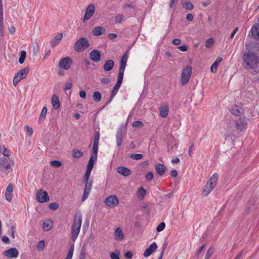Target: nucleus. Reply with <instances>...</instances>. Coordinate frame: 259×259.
<instances>
[{"label": "nucleus", "mask_w": 259, "mask_h": 259, "mask_svg": "<svg viewBox=\"0 0 259 259\" xmlns=\"http://www.w3.org/2000/svg\"><path fill=\"white\" fill-rule=\"evenodd\" d=\"M242 62L245 68L255 73L259 72V58L256 53L250 50L244 53L242 56Z\"/></svg>", "instance_id": "nucleus-1"}, {"label": "nucleus", "mask_w": 259, "mask_h": 259, "mask_svg": "<svg viewBox=\"0 0 259 259\" xmlns=\"http://www.w3.org/2000/svg\"><path fill=\"white\" fill-rule=\"evenodd\" d=\"M218 180V175L217 174H213L208 180V182L205 185L202 191V195L204 197L208 195L213 190L216 186Z\"/></svg>", "instance_id": "nucleus-2"}, {"label": "nucleus", "mask_w": 259, "mask_h": 259, "mask_svg": "<svg viewBox=\"0 0 259 259\" xmlns=\"http://www.w3.org/2000/svg\"><path fill=\"white\" fill-rule=\"evenodd\" d=\"M128 58V54L126 52L121 57L120 62V68L116 83L121 85L123 78L124 71Z\"/></svg>", "instance_id": "nucleus-3"}, {"label": "nucleus", "mask_w": 259, "mask_h": 259, "mask_svg": "<svg viewBox=\"0 0 259 259\" xmlns=\"http://www.w3.org/2000/svg\"><path fill=\"white\" fill-rule=\"evenodd\" d=\"M90 46V43L87 38L81 37L77 40L74 46V49L77 52H81Z\"/></svg>", "instance_id": "nucleus-4"}, {"label": "nucleus", "mask_w": 259, "mask_h": 259, "mask_svg": "<svg viewBox=\"0 0 259 259\" xmlns=\"http://www.w3.org/2000/svg\"><path fill=\"white\" fill-rule=\"evenodd\" d=\"M29 68L26 67L20 70L14 76L13 83L16 86L18 83L21 80L26 78L29 73Z\"/></svg>", "instance_id": "nucleus-5"}, {"label": "nucleus", "mask_w": 259, "mask_h": 259, "mask_svg": "<svg viewBox=\"0 0 259 259\" xmlns=\"http://www.w3.org/2000/svg\"><path fill=\"white\" fill-rule=\"evenodd\" d=\"M191 74L192 67L190 65H187L183 69L181 79V83L182 85H185L188 82Z\"/></svg>", "instance_id": "nucleus-6"}, {"label": "nucleus", "mask_w": 259, "mask_h": 259, "mask_svg": "<svg viewBox=\"0 0 259 259\" xmlns=\"http://www.w3.org/2000/svg\"><path fill=\"white\" fill-rule=\"evenodd\" d=\"M105 204L110 208H113L119 203V200L115 195H111L108 196L104 201Z\"/></svg>", "instance_id": "nucleus-7"}, {"label": "nucleus", "mask_w": 259, "mask_h": 259, "mask_svg": "<svg viewBox=\"0 0 259 259\" xmlns=\"http://www.w3.org/2000/svg\"><path fill=\"white\" fill-rule=\"evenodd\" d=\"M72 62V60L70 57H65L60 60L59 63V67L60 68L67 70L70 68Z\"/></svg>", "instance_id": "nucleus-8"}, {"label": "nucleus", "mask_w": 259, "mask_h": 259, "mask_svg": "<svg viewBox=\"0 0 259 259\" xmlns=\"http://www.w3.org/2000/svg\"><path fill=\"white\" fill-rule=\"evenodd\" d=\"M36 197L37 200L40 203L48 202L50 200L48 193L42 189L38 190Z\"/></svg>", "instance_id": "nucleus-9"}, {"label": "nucleus", "mask_w": 259, "mask_h": 259, "mask_svg": "<svg viewBox=\"0 0 259 259\" xmlns=\"http://www.w3.org/2000/svg\"><path fill=\"white\" fill-rule=\"evenodd\" d=\"M95 11V7L94 4H90L86 9L83 18V22L85 23L86 21L89 20L94 15Z\"/></svg>", "instance_id": "nucleus-10"}, {"label": "nucleus", "mask_w": 259, "mask_h": 259, "mask_svg": "<svg viewBox=\"0 0 259 259\" xmlns=\"http://www.w3.org/2000/svg\"><path fill=\"white\" fill-rule=\"evenodd\" d=\"M18 251L16 248H11L3 252L2 254L9 258L17 257L18 255Z\"/></svg>", "instance_id": "nucleus-11"}, {"label": "nucleus", "mask_w": 259, "mask_h": 259, "mask_svg": "<svg viewBox=\"0 0 259 259\" xmlns=\"http://www.w3.org/2000/svg\"><path fill=\"white\" fill-rule=\"evenodd\" d=\"M90 59L95 62L98 63L100 61L101 53L98 50H93L90 53Z\"/></svg>", "instance_id": "nucleus-12"}, {"label": "nucleus", "mask_w": 259, "mask_h": 259, "mask_svg": "<svg viewBox=\"0 0 259 259\" xmlns=\"http://www.w3.org/2000/svg\"><path fill=\"white\" fill-rule=\"evenodd\" d=\"M82 217L80 213L76 214L74 218L72 228H78L80 229L82 223Z\"/></svg>", "instance_id": "nucleus-13"}, {"label": "nucleus", "mask_w": 259, "mask_h": 259, "mask_svg": "<svg viewBox=\"0 0 259 259\" xmlns=\"http://www.w3.org/2000/svg\"><path fill=\"white\" fill-rule=\"evenodd\" d=\"M157 246L155 242L152 243L150 245L149 247L147 248L143 254L145 257L149 256L157 248Z\"/></svg>", "instance_id": "nucleus-14"}, {"label": "nucleus", "mask_w": 259, "mask_h": 259, "mask_svg": "<svg viewBox=\"0 0 259 259\" xmlns=\"http://www.w3.org/2000/svg\"><path fill=\"white\" fill-rule=\"evenodd\" d=\"M123 130L124 128L123 127H120L117 132L116 138V144L118 147H120L122 142Z\"/></svg>", "instance_id": "nucleus-15"}, {"label": "nucleus", "mask_w": 259, "mask_h": 259, "mask_svg": "<svg viewBox=\"0 0 259 259\" xmlns=\"http://www.w3.org/2000/svg\"><path fill=\"white\" fill-rule=\"evenodd\" d=\"M116 170L118 174L124 177H128L132 174L131 170L124 166L118 167Z\"/></svg>", "instance_id": "nucleus-16"}, {"label": "nucleus", "mask_w": 259, "mask_h": 259, "mask_svg": "<svg viewBox=\"0 0 259 259\" xmlns=\"http://www.w3.org/2000/svg\"><path fill=\"white\" fill-rule=\"evenodd\" d=\"M252 37L257 40H259V24L253 25L251 29Z\"/></svg>", "instance_id": "nucleus-17"}, {"label": "nucleus", "mask_w": 259, "mask_h": 259, "mask_svg": "<svg viewBox=\"0 0 259 259\" xmlns=\"http://www.w3.org/2000/svg\"><path fill=\"white\" fill-rule=\"evenodd\" d=\"M114 238L116 240L121 241L124 238V234L120 227L116 228L114 231Z\"/></svg>", "instance_id": "nucleus-18"}, {"label": "nucleus", "mask_w": 259, "mask_h": 259, "mask_svg": "<svg viewBox=\"0 0 259 259\" xmlns=\"http://www.w3.org/2000/svg\"><path fill=\"white\" fill-rule=\"evenodd\" d=\"M160 116L163 118L167 117L168 113V107L167 105L163 104L159 108Z\"/></svg>", "instance_id": "nucleus-19"}, {"label": "nucleus", "mask_w": 259, "mask_h": 259, "mask_svg": "<svg viewBox=\"0 0 259 259\" xmlns=\"http://www.w3.org/2000/svg\"><path fill=\"white\" fill-rule=\"evenodd\" d=\"M3 14V8H0V35L2 37H4V35Z\"/></svg>", "instance_id": "nucleus-20"}, {"label": "nucleus", "mask_w": 259, "mask_h": 259, "mask_svg": "<svg viewBox=\"0 0 259 259\" xmlns=\"http://www.w3.org/2000/svg\"><path fill=\"white\" fill-rule=\"evenodd\" d=\"M105 32V29L103 27L98 26L93 28L92 33L95 36H99Z\"/></svg>", "instance_id": "nucleus-21"}, {"label": "nucleus", "mask_w": 259, "mask_h": 259, "mask_svg": "<svg viewBox=\"0 0 259 259\" xmlns=\"http://www.w3.org/2000/svg\"><path fill=\"white\" fill-rule=\"evenodd\" d=\"M63 37V35L62 33H60L56 35L51 41L52 47H55L57 45H58L62 40Z\"/></svg>", "instance_id": "nucleus-22"}, {"label": "nucleus", "mask_w": 259, "mask_h": 259, "mask_svg": "<svg viewBox=\"0 0 259 259\" xmlns=\"http://www.w3.org/2000/svg\"><path fill=\"white\" fill-rule=\"evenodd\" d=\"M155 168L157 174L159 176H162L165 171L166 167L162 164L158 163L155 165Z\"/></svg>", "instance_id": "nucleus-23"}, {"label": "nucleus", "mask_w": 259, "mask_h": 259, "mask_svg": "<svg viewBox=\"0 0 259 259\" xmlns=\"http://www.w3.org/2000/svg\"><path fill=\"white\" fill-rule=\"evenodd\" d=\"M114 65V62L112 60H108L105 62L103 66V69L105 71H110Z\"/></svg>", "instance_id": "nucleus-24"}, {"label": "nucleus", "mask_w": 259, "mask_h": 259, "mask_svg": "<svg viewBox=\"0 0 259 259\" xmlns=\"http://www.w3.org/2000/svg\"><path fill=\"white\" fill-rule=\"evenodd\" d=\"M231 113L235 116H240L242 113V109L238 105H234L230 110Z\"/></svg>", "instance_id": "nucleus-25"}, {"label": "nucleus", "mask_w": 259, "mask_h": 259, "mask_svg": "<svg viewBox=\"0 0 259 259\" xmlns=\"http://www.w3.org/2000/svg\"><path fill=\"white\" fill-rule=\"evenodd\" d=\"M80 229L78 228H71V238L72 241L74 242L77 239Z\"/></svg>", "instance_id": "nucleus-26"}, {"label": "nucleus", "mask_w": 259, "mask_h": 259, "mask_svg": "<svg viewBox=\"0 0 259 259\" xmlns=\"http://www.w3.org/2000/svg\"><path fill=\"white\" fill-rule=\"evenodd\" d=\"M52 104L53 108L55 109H58L59 108L60 104V101L58 96L56 95H54L52 99Z\"/></svg>", "instance_id": "nucleus-27"}, {"label": "nucleus", "mask_w": 259, "mask_h": 259, "mask_svg": "<svg viewBox=\"0 0 259 259\" xmlns=\"http://www.w3.org/2000/svg\"><path fill=\"white\" fill-rule=\"evenodd\" d=\"M120 86H121V85L116 83L114 87V88L112 91L111 95L110 98L109 99V100L106 103V106L109 103H110L111 102V101L112 100V99H113L114 96L117 94Z\"/></svg>", "instance_id": "nucleus-28"}, {"label": "nucleus", "mask_w": 259, "mask_h": 259, "mask_svg": "<svg viewBox=\"0 0 259 259\" xmlns=\"http://www.w3.org/2000/svg\"><path fill=\"white\" fill-rule=\"evenodd\" d=\"M236 127L240 131H242L245 127L244 121L241 119H239L236 121Z\"/></svg>", "instance_id": "nucleus-29"}, {"label": "nucleus", "mask_w": 259, "mask_h": 259, "mask_svg": "<svg viewBox=\"0 0 259 259\" xmlns=\"http://www.w3.org/2000/svg\"><path fill=\"white\" fill-rule=\"evenodd\" d=\"M14 164H5L2 165V164H0V170L4 173H6V174L9 173V171L8 170L10 168L12 165H13Z\"/></svg>", "instance_id": "nucleus-30"}, {"label": "nucleus", "mask_w": 259, "mask_h": 259, "mask_svg": "<svg viewBox=\"0 0 259 259\" xmlns=\"http://www.w3.org/2000/svg\"><path fill=\"white\" fill-rule=\"evenodd\" d=\"M52 222L50 220H46L43 223V229L46 231H49L52 229Z\"/></svg>", "instance_id": "nucleus-31"}, {"label": "nucleus", "mask_w": 259, "mask_h": 259, "mask_svg": "<svg viewBox=\"0 0 259 259\" xmlns=\"http://www.w3.org/2000/svg\"><path fill=\"white\" fill-rule=\"evenodd\" d=\"M14 164L13 161L9 158V156H3L0 159V164Z\"/></svg>", "instance_id": "nucleus-32"}, {"label": "nucleus", "mask_w": 259, "mask_h": 259, "mask_svg": "<svg viewBox=\"0 0 259 259\" xmlns=\"http://www.w3.org/2000/svg\"><path fill=\"white\" fill-rule=\"evenodd\" d=\"M101 94L98 91H95L93 94V99L97 102H100L101 100Z\"/></svg>", "instance_id": "nucleus-33"}, {"label": "nucleus", "mask_w": 259, "mask_h": 259, "mask_svg": "<svg viewBox=\"0 0 259 259\" xmlns=\"http://www.w3.org/2000/svg\"><path fill=\"white\" fill-rule=\"evenodd\" d=\"M98 145L96 144H93V153H92V157H94V159H97V154L98 151Z\"/></svg>", "instance_id": "nucleus-34"}, {"label": "nucleus", "mask_w": 259, "mask_h": 259, "mask_svg": "<svg viewBox=\"0 0 259 259\" xmlns=\"http://www.w3.org/2000/svg\"><path fill=\"white\" fill-rule=\"evenodd\" d=\"M47 112V108L46 107H44L41 112L39 118V121L41 122L44 120L46 118V116Z\"/></svg>", "instance_id": "nucleus-35"}, {"label": "nucleus", "mask_w": 259, "mask_h": 259, "mask_svg": "<svg viewBox=\"0 0 259 259\" xmlns=\"http://www.w3.org/2000/svg\"><path fill=\"white\" fill-rule=\"evenodd\" d=\"M0 153L3 154L4 156H9V151L4 146H0Z\"/></svg>", "instance_id": "nucleus-36"}, {"label": "nucleus", "mask_w": 259, "mask_h": 259, "mask_svg": "<svg viewBox=\"0 0 259 259\" xmlns=\"http://www.w3.org/2000/svg\"><path fill=\"white\" fill-rule=\"evenodd\" d=\"M82 156V153L78 149H74L72 151V156L75 158H79Z\"/></svg>", "instance_id": "nucleus-37"}, {"label": "nucleus", "mask_w": 259, "mask_h": 259, "mask_svg": "<svg viewBox=\"0 0 259 259\" xmlns=\"http://www.w3.org/2000/svg\"><path fill=\"white\" fill-rule=\"evenodd\" d=\"M26 56V52L25 51H21L20 52V56L19 58V62L20 64H22L24 63L25 61V59Z\"/></svg>", "instance_id": "nucleus-38"}, {"label": "nucleus", "mask_w": 259, "mask_h": 259, "mask_svg": "<svg viewBox=\"0 0 259 259\" xmlns=\"http://www.w3.org/2000/svg\"><path fill=\"white\" fill-rule=\"evenodd\" d=\"M145 194L146 190L143 187H141L138 191L137 195L140 199L143 198Z\"/></svg>", "instance_id": "nucleus-39"}, {"label": "nucleus", "mask_w": 259, "mask_h": 259, "mask_svg": "<svg viewBox=\"0 0 259 259\" xmlns=\"http://www.w3.org/2000/svg\"><path fill=\"white\" fill-rule=\"evenodd\" d=\"M214 251L213 247L210 246L207 250V252L205 254L204 259H209L211 255L212 254Z\"/></svg>", "instance_id": "nucleus-40"}, {"label": "nucleus", "mask_w": 259, "mask_h": 259, "mask_svg": "<svg viewBox=\"0 0 259 259\" xmlns=\"http://www.w3.org/2000/svg\"><path fill=\"white\" fill-rule=\"evenodd\" d=\"M97 159H94V157L91 156L87 164V168L93 169L94 166V161H96Z\"/></svg>", "instance_id": "nucleus-41"}, {"label": "nucleus", "mask_w": 259, "mask_h": 259, "mask_svg": "<svg viewBox=\"0 0 259 259\" xmlns=\"http://www.w3.org/2000/svg\"><path fill=\"white\" fill-rule=\"evenodd\" d=\"M143 155L141 154H132L130 155V158L135 160H140L142 159Z\"/></svg>", "instance_id": "nucleus-42"}, {"label": "nucleus", "mask_w": 259, "mask_h": 259, "mask_svg": "<svg viewBox=\"0 0 259 259\" xmlns=\"http://www.w3.org/2000/svg\"><path fill=\"white\" fill-rule=\"evenodd\" d=\"M84 183L85 184V187L84 190L91 191L92 187V180H90L89 182H85Z\"/></svg>", "instance_id": "nucleus-43"}, {"label": "nucleus", "mask_w": 259, "mask_h": 259, "mask_svg": "<svg viewBox=\"0 0 259 259\" xmlns=\"http://www.w3.org/2000/svg\"><path fill=\"white\" fill-rule=\"evenodd\" d=\"M49 208L51 210H55L59 208V204L57 202H52L49 205Z\"/></svg>", "instance_id": "nucleus-44"}, {"label": "nucleus", "mask_w": 259, "mask_h": 259, "mask_svg": "<svg viewBox=\"0 0 259 259\" xmlns=\"http://www.w3.org/2000/svg\"><path fill=\"white\" fill-rule=\"evenodd\" d=\"M213 44L214 40L212 38H209L205 41V46L207 48H210Z\"/></svg>", "instance_id": "nucleus-45"}, {"label": "nucleus", "mask_w": 259, "mask_h": 259, "mask_svg": "<svg viewBox=\"0 0 259 259\" xmlns=\"http://www.w3.org/2000/svg\"><path fill=\"white\" fill-rule=\"evenodd\" d=\"M51 165L54 167H59L61 165V162L58 160H53L51 162Z\"/></svg>", "instance_id": "nucleus-46"}, {"label": "nucleus", "mask_w": 259, "mask_h": 259, "mask_svg": "<svg viewBox=\"0 0 259 259\" xmlns=\"http://www.w3.org/2000/svg\"><path fill=\"white\" fill-rule=\"evenodd\" d=\"M120 252L117 251V252H111L110 256L111 259H120L119 258Z\"/></svg>", "instance_id": "nucleus-47"}, {"label": "nucleus", "mask_w": 259, "mask_h": 259, "mask_svg": "<svg viewBox=\"0 0 259 259\" xmlns=\"http://www.w3.org/2000/svg\"><path fill=\"white\" fill-rule=\"evenodd\" d=\"M90 192L91 191L84 190L83 193L81 197V201H84L88 197Z\"/></svg>", "instance_id": "nucleus-48"}, {"label": "nucleus", "mask_w": 259, "mask_h": 259, "mask_svg": "<svg viewBox=\"0 0 259 259\" xmlns=\"http://www.w3.org/2000/svg\"><path fill=\"white\" fill-rule=\"evenodd\" d=\"M45 246V242L43 240L39 241L36 245L37 248L39 250H42Z\"/></svg>", "instance_id": "nucleus-49"}, {"label": "nucleus", "mask_w": 259, "mask_h": 259, "mask_svg": "<svg viewBox=\"0 0 259 259\" xmlns=\"http://www.w3.org/2000/svg\"><path fill=\"white\" fill-rule=\"evenodd\" d=\"M219 64L217 63H213L210 67V70L212 73H215L217 71Z\"/></svg>", "instance_id": "nucleus-50"}, {"label": "nucleus", "mask_w": 259, "mask_h": 259, "mask_svg": "<svg viewBox=\"0 0 259 259\" xmlns=\"http://www.w3.org/2000/svg\"><path fill=\"white\" fill-rule=\"evenodd\" d=\"M165 223L163 222H161L157 227L156 228V230L157 232H161L165 228Z\"/></svg>", "instance_id": "nucleus-51"}, {"label": "nucleus", "mask_w": 259, "mask_h": 259, "mask_svg": "<svg viewBox=\"0 0 259 259\" xmlns=\"http://www.w3.org/2000/svg\"><path fill=\"white\" fill-rule=\"evenodd\" d=\"M99 138H100V134H99V133L98 132L95 134L93 144H99Z\"/></svg>", "instance_id": "nucleus-52"}, {"label": "nucleus", "mask_w": 259, "mask_h": 259, "mask_svg": "<svg viewBox=\"0 0 259 259\" xmlns=\"http://www.w3.org/2000/svg\"><path fill=\"white\" fill-rule=\"evenodd\" d=\"M132 125L134 127H142L143 125V123L142 121L140 120H137L134 122Z\"/></svg>", "instance_id": "nucleus-53"}, {"label": "nucleus", "mask_w": 259, "mask_h": 259, "mask_svg": "<svg viewBox=\"0 0 259 259\" xmlns=\"http://www.w3.org/2000/svg\"><path fill=\"white\" fill-rule=\"evenodd\" d=\"M13 192V186L12 184H9L7 186L6 193H12Z\"/></svg>", "instance_id": "nucleus-54"}, {"label": "nucleus", "mask_w": 259, "mask_h": 259, "mask_svg": "<svg viewBox=\"0 0 259 259\" xmlns=\"http://www.w3.org/2000/svg\"><path fill=\"white\" fill-rule=\"evenodd\" d=\"M185 5L187 10H192L194 8L193 5L190 2L185 3Z\"/></svg>", "instance_id": "nucleus-55"}, {"label": "nucleus", "mask_w": 259, "mask_h": 259, "mask_svg": "<svg viewBox=\"0 0 259 259\" xmlns=\"http://www.w3.org/2000/svg\"><path fill=\"white\" fill-rule=\"evenodd\" d=\"M24 128H25V130H26V131L27 132V133L29 135V136H31L32 135V134H33V130H32V128L30 127L28 125H25Z\"/></svg>", "instance_id": "nucleus-56"}, {"label": "nucleus", "mask_w": 259, "mask_h": 259, "mask_svg": "<svg viewBox=\"0 0 259 259\" xmlns=\"http://www.w3.org/2000/svg\"><path fill=\"white\" fill-rule=\"evenodd\" d=\"M142 210L143 212H144V213H149V211H150L147 204H144V205H142Z\"/></svg>", "instance_id": "nucleus-57"}, {"label": "nucleus", "mask_w": 259, "mask_h": 259, "mask_svg": "<svg viewBox=\"0 0 259 259\" xmlns=\"http://www.w3.org/2000/svg\"><path fill=\"white\" fill-rule=\"evenodd\" d=\"M110 82V80L107 78H102L101 79V83L103 84H108Z\"/></svg>", "instance_id": "nucleus-58"}, {"label": "nucleus", "mask_w": 259, "mask_h": 259, "mask_svg": "<svg viewBox=\"0 0 259 259\" xmlns=\"http://www.w3.org/2000/svg\"><path fill=\"white\" fill-rule=\"evenodd\" d=\"M72 87V83L70 81H67L65 84V90L70 89Z\"/></svg>", "instance_id": "nucleus-59"}, {"label": "nucleus", "mask_w": 259, "mask_h": 259, "mask_svg": "<svg viewBox=\"0 0 259 259\" xmlns=\"http://www.w3.org/2000/svg\"><path fill=\"white\" fill-rule=\"evenodd\" d=\"M146 178L147 180L151 181L153 179V174L152 172H148L146 175Z\"/></svg>", "instance_id": "nucleus-60"}, {"label": "nucleus", "mask_w": 259, "mask_h": 259, "mask_svg": "<svg viewBox=\"0 0 259 259\" xmlns=\"http://www.w3.org/2000/svg\"><path fill=\"white\" fill-rule=\"evenodd\" d=\"M123 19V16L121 14H118L116 16L115 20L116 22H120Z\"/></svg>", "instance_id": "nucleus-61"}, {"label": "nucleus", "mask_w": 259, "mask_h": 259, "mask_svg": "<svg viewBox=\"0 0 259 259\" xmlns=\"http://www.w3.org/2000/svg\"><path fill=\"white\" fill-rule=\"evenodd\" d=\"M166 245H167V244L165 243L164 244L163 246L162 247V250L161 251L160 256H159L158 259H162V257H163V254H164V251L165 250V248H166Z\"/></svg>", "instance_id": "nucleus-62"}, {"label": "nucleus", "mask_w": 259, "mask_h": 259, "mask_svg": "<svg viewBox=\"0 0 259 259\" xmlns=\"http://www.w3.org/2000/svg\"><path fill=\"white\" fill-rule=\"evenodd\" d=\"M85 257V252L83 248L81 249L80 254H79V259H84Z\"/></svg>", "instance_id": "nucleus-63"}, {"label": "nucleus", "mask_w": 259, "mask_h": 259, "mask_svg": "<svg viewBox=\"0 0 259 259\" xmlns=\"http://www.w3.org/2000/svg\"><path fill=\"white\" fill-rule=\"evenodd\" d=\"M181 40L178 38H175L172 41V45H174L175 46L179 45L181 44Z\"/></svg>", "instance_id": "nucleus-64"}]
</instances>
